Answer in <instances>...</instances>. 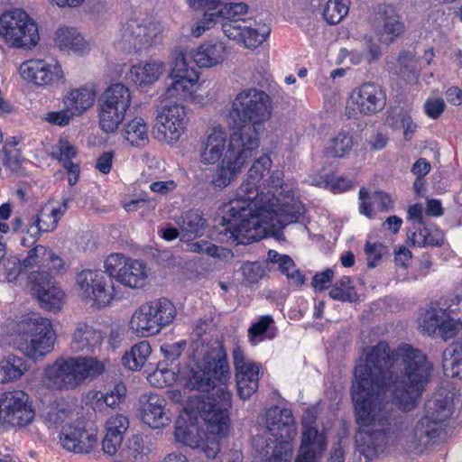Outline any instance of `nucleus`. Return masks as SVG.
<instances>
[{"label":"nucleus","mask_w":462,"mask_h":462,"mask_svg":"<svg viewBox=\"0 0 462 462\" xmlns=\"http://www.w3.org/2000/svg\"><path fill=\"white\" fill-rule=\"evenodd\" d=\"M327 446L326 433L303 421L300 445L294 462H319Z\"/></svg>","instance_id":"21"},{"label":"nucleus","mask_w":462,"mask_h":462,"mask_svg":"<svg viewBox=\"0 0 462 462\" xmlns=\"http://www.w3.org/2000/svg\"><path fill=\"white\" fill-rule=\"evenodd\" d=\"M67 209V200H64L61 205L50 201L43 205L35 219L44 232H51L57 227L59 220L65 214Z\"/></svg>","instance_id":"34"},{"label":"nucleus","mask_w":462,"mask_h":462,"mask_svg":"<svg viewBox=\"0 0 462 462\" xmlns=\"http://www.w3.org/2000/svg\"><path fill=\"white\" fill-rule=\"evenodd\" d=\"M189 251L199 254H206L216 258L232 257L233 254L230 250L222 246L212 245L208 242L199 241L189 245Z\"/></svg>","instance_id":"48"},{"label":"nucleus","mask_w":462,"mask_h":462,"mask_svg":"<svg viewBox=\"0 0 462 462\" xmlns=\"http://www.w3.org/2000/svg\"><path fill=\"white\" fill-rule=\"evenodd\" d=\"M419 328L423 334L445 341L455 337L462 330V296L441 299L425 309L420 315Z\"/></svg>","instance_id":"8"},{"label":"nucleus","mask_w":462,"mask_h":462,"mask_svg":"<svg viewBox=\"0 0 462 462\" xmlns=\"http://www.w3.org/2000/svg\"><path fill=\"white\" fill-rule=\"evenodd\" d=\"M218 18L215 11H206L202 19H200L195 28L192 29V35L199 37L204 32L213 27L217 23Z\"/></svg>","instance_id":"58"},{"label":"nucleus","mask_w":462,"mask_h":462,"mask_svg":"<svg viewBox=\"0 0 462 462\" xmlns=\"http://www.w3.org/2000/svg\"><path fill=\"white\" fill-rule=\"evenodd\" d=\"M349 0H328L323 11V17L329 24L339 23L348 14Z\"/></svg>","instance_id":"42"},{"label":"nucleus","mask_w":462,"mask_h":462,"mask_svg":"<svg viewBox=\"0 0 462 462\" xmlns=\"http://www.w3.org/2000/svg\"><path fill=\"white\" fill-rule=\"evenodd\" d=\"M155 206V201L150 199H132L128 201H125L123 204V208L127 212H134L139 209H143L146 208H153Z\"/></svg>","instance_id":"63"},{"label":"nucleus","mask_w":462,"mask_h":462,"mask_svg":"<svg viewBox=\"0 0 462 462\" xmlns=\"http://www.w3.org/2000/svg\"><path fill=\"white\" fill-rule=\"evenodd\" d=\"M19 73L25 81L38 87L53 85L64 77L58 62L47 63L46 60H25L19 67Z\"/></svg>","instance_id":"20"},{"label":"nucleus","mask_w":462,"mask_h":462,"mask_svg":"<svg viewBox=\"0 0 462 462\" xmlns=\"http://www.w3.org/2000/svg\"><path fill=\"white\" fill-rule=\"evenodd\" d=\"M29 369L30 364L24 357L8 353L0 359V381L3 383L16 382Z\"/></svg>","instance_id":"30"},{"label":"nucleus","mask_w":462,"mask_h":462,"mask_svg":"<svg viewBox=\"0 0 462 462\" xmlns=\"http://www.w3.org/2000/svg\"><path fill=\"white\" fill-rule=\"evenodd\" d=\"M432 365L426 355L408 344L391 351L386 342L365 350L355 367L351 387L356 423L358 451L370 459L394 445L422 451L440 439L445 422L452 414L448 400L427 403L428 413L411 430L399 424L393 406L412 411L430 382Z\"/></svg>","instance_id":"1"},{"label":"nucleus","mask_w":462,"mask_h":462,"mask_svg":"<svg viewBox=\"0 0 462 462\" xmlns=\"http://www.w3.org/2000/svg\"><path fill=\"white\" fill-rule=\"evenodd\" d=\"M225 52V46L217 41H209L199 45L198 48H188L179 46L174 50V58H219Z\"/></svg>","instance_id":"35"},{"label":"nucleus","mask_w":462,"mask_h":462,"mask_svg":"<svg viewBox=\"0 0 462 462\" xmlns=\"http://www.w3.org/2000/svg\"><path fill=\"white\" fill-rule=\"evenodd\" d=\"M0 35L13 47L30 50L40 40L38 25L22 9L7 11L0 17Z\"/></svg>","instance_id":"14"},{"label":"nucleus","mask_w":462,"mask_h":462,"mask_svg":"<svg viewBox=\"0 0 462 462\" xmlns=\"http://www.w3.org/2000/svg\"><path fill=\"white\" fill-rule=\"evenodd\" d=\"M60 439L65 449L80 454L89 453L97 444V433L94 430L84 429L79 424L64 425Z\"/></svg>","instance_id":"24"},{"label":"nucleus","mask_w":462,"mask_h":462,"mask_svg":"<svg viewBox=\"0 0 462 462\" xmlns=\"http://www.w3.org/2000/svg\"><path fill=\"white\" fill-rule=\"evenodd\" d=\"M178 377L177 373L159 363L157 368L147 375L149 383L157 388H163L172 384Z\"/></svg>","instance_id":"44"},{"label":"nucleus","mask_w":462,"mask_h":462,"mask_svg":"<svg viewBox=\"0 0 462 462\" xmlns=\"http://www.w3.org/2000/svg\"><path fill=\"white\" fill-rule=\"evenodd\" d=\"M278 269L286 276L291 285L301 286L305 282V275L296 267L295 263L289 255L282 258Z\"/></svg>","instance_id":"47"},{"label":"nucleus","mask_w":462,"mask_h":462,"mask_svg":"<svg viewBox=\"0 0 462 462\" xmlns=\"http://www.w3.org/2000/svg\"><path fill=\"white\" fill-rule=\"evenodd\" d=\"M164 26L160 21L152 19L131 18L121 29V39L117 47L126 54H138L159 43Z\"/></svg>","instance_id":"13"},{"label":"nucleus","mask_w":462,"mask_h":462,"mask_svg":"<svg viewBox=\"0 0 462 462\" xmlns=\"http://www.w3.org/2000/svg\"><path fill=\"white\" fill-rule=\"evenodd\" d=\"M391 197L382 191L369 193L366 189L359 190V211L368 218L374 217L375 211L386 212L393 208Z\"/></svg>","instance_id":"26"},{"label":"nucleus","mask_w":462,"mask_h":462,"mask_svg":"<svg viewBox=\"0 0 462 462\" xmlns=\"http://www.w3.org/2000/svg\"><path fill=\"white\" fill-rule=\"evenodd\" d=\"M443 367L451 377L462 380V339L452 343L442 355Z\"/></svg>","instance_id":"38"},{"label":"nucleus","mask_w":462,"mask_h":462,"mask_svg":"<svg viewBox=\"0 0 462 462\" xmlns=\"http://www.w3.org/2000/svg\"><path fill=\"white\" fill-rule=\"evenodd\" d=\"M165 66L161 60H142L131 69V79L139 86L153 84L164 73Z\"/></svg>","instance_id":"29"},{"label":"nucleus","mask_w":462,"mask_h":462,"mask_svg":"<svg viewBox=\"0 0 462 462\" xmlns=\"http://www.w3.org/2000/svg\"><path fill=\"white\" fill-rule=\"evenodd\" d=\"M383 245L381 244L366 243L365 252L367 256V266L374 268L382 256Z\"/></svg>","instance_id":"60"},{"label":"nucleus","mask_w":462,"mask_h":462,"mask_svg":"<svg viewBox=\"0 0 462 462\" xmlns=\"http://www.w3.org/2000/svg\"><path fill=\"white\" fill-rule=\"evenodd\" d=\"M222 25L224 33L229 38L234 40H241L245 24L247 21L244 19H224V21H217Z\"/></svg>","instance_id":"52"},{"label":"nucleus","mask_w":462,"mask_h":462,"mask_svg":"<svg viewBox=\"0 0 462 462\" xmlns=\"http://www.w3.org/2000/svg\"><path fill=\"white\" fill-rule=\"evenodd\" d=\"M77 155V148L65 139H60L52 147L51 156L63 164L71 162L70 160Z\"/></svg>","instance_id":"51"},{"label":"nucleus","mask_w":462,"mask_h":462,"mask_svg":"<svg viewBox=\"0 0 462 462\" xmlns=\"http://www.w3.org/2000/svg\"><path fill=\"white\" fill-rule=\"evenodd\" d=\"M273 113L270 96L256 88L240 91L232 102L229 119L236 132L254 134L259 139L257 127L267 122Z\"/></svg>","instance_id":"7"},{"label":"nucleus","mask_w":462,"mask_h":462,"mask_svg":"<svg viewBox=\"0 0 462 462\" xmlns=\"http://www.w3.org/2000/svg\"><path fill=\"white\" fill-rule=\"evenodd\" d=\"M402 24L395 17L386 18L383 29L381 33V39L384 42H392L402 32Z\"/></svg>","instance_id":"56"},{"label":"nucleus","mask_w":462,"mask_h":462,"mask_svg":"<svg viewBox=\"0 0 462 462\" xmlns=\"http://www.w3.org/2000/svg\"><path fill=\"white\" fill-rule=\"evenodd\" d=\"M334 277V272L331 269H328L325 272L317 273L311 282V285L316 291H322L328 288Z\"/></svg>","instance_id":"62"},{"label":"nucleus","mask_w":462,"mask_h":462,"mask_svg":"<svg viewBox=\"0 0 462 462\" xmlns=\"http://www.w3.org/2000/svg\"><path fill=\"white\" fill-rule=\"evenodd\" d=\"M215 12L219 21L229 18L236 19V16L247 12V5L243 2L229 3L227 0H223V4L219 5Z\"/></svg>","instance_id":"49"},{"label":"nucleus","mask_w":462,"mask_h":462,"mask_svg":"<svg viewBox=\"0 0 462 462\" xmlns=\"http://www.w3.org/2000/svg\"><path fill=\"white\" fill-rule=\"evenodd\" d=\"M122 441V437H116V435L114 436L113 434L106 433L102 442L103 451L109 456L115 455L118 448L121 446Z\"/></svg>","instance_id":"64"},{"label":"nucleus","mask_w":462,"mask_h":462,"mask_svg":"<svg viewBox=\"0 0 462 462\" xmlns=\"http://www.w3.org/2000/svg\"><path fill=\"white\" fill-rule=\"evenodd\" d=\"M49 249L43 245H36L29 251L27 257L21 263L23 269L32 268L34 266H47V255Z\"/></svg>","instance_id":"50"},{"label":"nucleus","mask_w":462,"mask_h":462,"mask_svg":"<svg viewBox=\"0 0 462 462\" xmlns=\"http://www.w3.org/2000/svg\"><path fill=\"white\" fill-rule=\"evenodd\" d=\"M265 416L264 435L254 439L255 452L289 462L292 454V440L297 434L291 411L275 406L267 410Z\"/></svg>","instance_id":"6"},{"label":"nucleus","mask_w":462,"mask_h":462,"mask_svg":"<svg viewBox=\"0 0 462 462\" xmlns=\"http://www.w3.org/2000/svg\"><path fill=\"white\" fill-rule=\"evenodd\" d=\"M445 109V103L441 98H429L424 104V111L430 118H438Z\"/></svg>","instance_id":"61"},{"label":"nucleus","mask_w":462,"mask_h":462,"mask_svg":"<svg viewBox=\"0 0 462 462\" xmlns=\"http://www.w3.org/2000/svg\"><path fill=\"white\" fill-rule=\"evenodd\" d=\"M229 366L225 356L208 355L192 371L190 383L200 392L212 393L198 398L197 409L207 425L205 437L199 434L195 426L177 427L176 439L192 448H199L208 458H215L219 453V440L227 433L229 427L228 409L233 394L228 390Z\"/></svg>","instance_id":"3"},{"label":"nucleus","mask_w":462,"mask_h":462,"mask_svg":"<svg viewBox=\"0 0 462 462\" xmlns=\"http://www.w3.org/2000/svg\"><path fill=\"white\" fill-rule=\"evenodd\" d=\"M233 363L237 396L247 400L258 390L261 366L248 358L238 346L233 350Z\"/></svg>","instance_id":"18"},{"label":"nucleus","mask_w":462,"mask_h":462,"mask_svg":"<svg viewBox=\"0 0 462 462\" xmlns=\"http://www.w3.org/2000/svg\"><path fill=\"white\" fill-rule=\"evenodd\" d=\"M260 141L254 134L236 132L228 136L225 126L209 125L199 141V162L202 165H216L210 185L224 189L236 181L256 154Z\"/></svg>","instance_id":"4"},{"label":"nucleus","mask_w":462,"mask_h":462,"mask_svg":"<svg viewBox=\"0 0 462 462\" xmlns=\"http://www.w3.org/2000/svg\"><path fill=\"white\" fill-rule=\"evenodd\" d=\"M244 281L248 284L257 283L265 274L264 268L258 262H248L241 267Z\"/></svg>","instance_id":"54"},{"label":"nucleus","mask_w":462,"mask_h":462,"mask_svg":"<svg viewBox=\"0 0 462 462\" xmlns=\"http://www.w3.org/2000/svg\"><path fill=\"white\" fill-rule=\"evenodd\" d=\"M217 64V60H172L170 64V77L172 82L167 88L166 96L193 104H202L204 97L198 93V69L210 68Z\"/></svg>","instance_id":"9"},{"label":"nucleus","mask_w":462,"mask_h":462,"mask_svg":"<svg viewBox=\"0 0 462 462\" xmlns=\"http://www.w3.org/2000/svg\"><path fill=\"white\" fill-rule=\"evenodd\" d=\"M115 287L112 284H109L105 277L101 282L96 285V289H94L91 295L87 299L93 301V304L97 307H106L111 304L115 300Z\"/></svg>","instance_id":"43"},{"label":"nucleus","mask_w":462,"mask_h":462,"mask_svg":"<svg viewBox=\"0 0 462 462\" xmlns=\"http://www.w3.org/2000/svg\"><path fill=\"white\" fill-rule=\"evenodd\" d=\"M388 142L389 137L386 134L374 132L366 139V145L370 151L377 152L384 149Z\"/></svg>","instance_id":"59"},{"label":"nucleus","mask_w":462,"mask_h":462,"mask_svg":"<svg viewBox=\"0 0 462 462\" xmlns=\"http://www.w3.org/2000/svg\"><path fill=\"white\" fill-rule=\"evenodd\" d=\"M126 387L123 383H116L106 393L100 391H92L88 393V399L95 408H100L102 404L107 407L116 408L119 406L125 399Z\"/></svg>","instance_id":"36"},{"label":"nucleus","mask_w":462,"mask_h":462,"mask_svg":"<svg viewBox=\"0 0 462 462\" xmlns=\"http://www.w3.org/2000/svg\"><path fill=\"white\" fill-rule=\"evenodd\" d=\"M350 100L360 114L372 116L384 108L386 94L380 86L365 83L352 91Z\"/></svg>","instance_id":"22"},{"label":"nucleus","mask_w":462,"mask_h":462,"mask_svg":"<svg viewBox=\"0 0 462 462\" xmlns=\"http://www.w3.org/2000/svg\"><path fill=\"white\" fill-rule=\"evenodd\" d=\"M94 97L95 93L87 88H75L63 96L62 104L74 116H79L94 105Z\"/></svg>","instance_id":"31"},{"label":"nucleus","mask_w":462,"mask_h":462,"mask_svg":"<svg viewBox=\"0 0 462 462\" xmlns=\"http://www.w3.org/2000/svg\"><path fill=\"white\" fill-rule=\"evenodd\" d=\"M54 41L60 50L72 51L78 55L88 54V43L74 27H59L55 32Z\"/></svg>","instance_id":"28"},{"label":"nucleus","mask_w":462,"mask_h":462,"mask_svg":"<svg viewBox=\"0 0 462 462\" xmlns=\"http://www.w3.org/2000/svg\"><path fill=\"white\" fill-rule=\"evenodd\" d=\"M329 296L333 300L342 301H352L356 300V294L354 291L350 278L344 276L339 279L329 291Z\"/></svg>","instance_id":"46"},{"label":"nucleus","mask_w":462,"mask_h":462,"mask_svg":"<svg viewBox=\"0 0 462 462\" xmlns=\"http://www.w3.org/2000/svg\"><path fill=\"white\" fill-rule=\"evenodd\" d=\"M185 346L186 341L184 340L175 343H164L161 346V352L166 360L172 363L179 359Z\"/></svg>","instance_id":"57"},{"label":"nucleus","mask_w":462,"mask_h":462,"mask_svg":"<svg viewBox=\"0 0 462 462\" xmlns=\"http://www.w3.org/2000/svg\"><path fill=\"white\" fill-rule=\"evenodd\" d=\"M104 278L105 274L100 270L85 269L78 273L76 283L82 296L87 299Z\"/></svg>","instance_id":"41"},{"label":"nucleus","mask_w":462,"mask_h":462,"mask_svg":"<svg viewBox=\"0 0 462 462\" xmlns=\"http://www.w3.org/2000/svg\"><path fill=\"white\" fill-rule=\"evenodd\" d=\"M56 333L51 320L35 316L23 322L21 334L13 341V347L28 358L38 361L54 349Z\"/></svg>","instance_id":"10"},{"label":"nucleus","mask_w":462,"mask_h":462,"mask_svg":"<svg viewBox=\"0 0 462 462\" xmlns=\"http://www.w3.org/2000/svg\"><path fill=\"white\" fill-rule=\"evenodd\" d=\"M104 334L99 329L87 323H79L71 336L72 352H94L104 340Z\"/></svg>","instance_id":"25"},{"label":"nucleus","mask_w":462,"mask_h":462,"mask_svg":"<svg viewBox=\"0 0 462 462\" xmlns=\"http://www.w3.org/2000/svg\"><path fill=\"white\" fill-rule=\"evenodd\" d=\"M407 239L411 245L419 247L439 246L443 244L444 236L439 228L420 223L408 227Z\"/></svg>","instance_id":"27"},{"label":"nucleus","mask_w":462,"mask_h":462,"mask_svg":"<svg viewBox=\"0 0 462 462\" xmlns=\"http://www.w3.org/2000/svg\"><path fill=\"white\" fill-rule=\"evenodd\" d=\"M353 146V135L348 132L340 131L326 142L323 153L328 158L341 159L351 152Z\"/></svg>","instance_id":"33"},{"label":"nucleus","mask_w":462,"mask_h":462,"mask_svg":"<svg viewBox=\"0 0 462 462\" xmlns=\"http://www.w3.org/2000/svg\"><path fill=\"white\" fill-rule=\"evenodd\" d=\"M177 224L183 236L189 239L199 235L205 226L206 221L198 212L188 211L178 218Z\"/></svg>","instance_id":"39"},{"label":"nucleus","mask_w":462,"mask_h":462,"mask_svg":"<svg viewBox=\"0 0 462 462\" xmlns=\"http://www.w3.org/2000/svg\"><path fill=\"white\" fill-rule=\"evenodd\" d=\"M189 116L182 105L168 103L156 111L153 130L156 138L169 145H176L186 133Z\"/></svg>","instance_id":"16"},{"label":"nucleus","mask_w":462,"mask_h":462,"mask_svg":"<svg viewBox=\"0 0 462 462\" xmlns=\"http://www.w3.org/2000/svg\"><path fill=\"white\" fill-rule=\"evenodd\" d=\"M74 117L75 116L71 114V112L66 106H63V108L59 111L48 112L44 115L43 118L45 121L51 125L66 126L69 125Z\"/></svg>","instance_id":"55"},{"label":"nucleus","mask_w":462,"mask_h":462,"mask_svg":"<svg viewBox=\"0 0 462 462\" xmlns=\"http://www.w3.org/2000/svg\"><path fill=\"white\" fill-rule=\"evenodd\" d=\"M105 273L129 289H143L148 283L151 269L141 260L112 253L104 261Z\"/></svg>","instance_id":"15"},{"label":"nucleus","mask_w":462,"mask_h":462,"mask_svg":"<svg viewBox=\"0 0 462 462\" xmlns=\"http://www.w3.org/2000/svg\"><path fill=\"white\" fill-rule=\"evenodd\" d=\"M272 160L256 159L235 198L225 206L223 222L236 244H250L276 235L288 225L301 222L306 208L295 196L294 184L284 180L283 171L274 170L268 179Z\"/></svg>","instance_id":"2"},{"label":"nucleus","mask_w":462,"mask_h":462,"mask_svg":"<svg viewBox=\"0 0 462 462\" xmlns=\"http://www.w3.org/2000/svg\"><path fill=\"white\" fill-rule=\"evenodd\" d=\"M121 133L124 140L134 147H143L149 143L148 126L142 117L129 120Z\"/></svg>","instance_id":"32"},{"label":"nucleus","mask_w":462,"mask_h":462,"mask_svg":"<svg viewBox=\"0 0 462 462\" xmlns=\"http://www.w3.org/2000/svg\"><path fill=\"white\" fill-rule=\"evenodd\" d=\"M270 33V28L265 25H258L257 28H253L252 23L248 22L245 24V30L243 32L241 41L244 42L245 47L255 48L265 41L266 37Z\"/></svg>","instance_id":"45"},{"label":"nucleus","mask_w":462,"mask_h":462,"mask_svg":"<svg viewBox=\"0 0 462 462\" xmlns=\"http://www.w3.org/2000/svg\"><path fill=\"white\" fill-rule=\"evenodd\" d=\"M28 286L36 294L41 306L48 310H60L65 294L45 272H32L28 276Z\"/></svg>","instance_id":"19"},{"label":"nucleus","mask_w":462,"mask_h":462,"mask_svg":"<svg viewBox=\"0 0 462 462\" xmlns=\"http://www.w3.org/2000/svg\"><path fill=\"white\" fill-rule=\"evenodd\" d=\"M132 104L130 89L123 83L109 86L98 99V123L105 133H115Z\"/></svg>","instance_id":"12"},{"label":"nucleus","mask_w":462,"mask_h":462,"mask_svg":"<svg viewBox=\"0 0 462 462\" xmlns=\"http://www.w3.org/2000/svg\"><path fill=\"white\" fill-rule=\"evenodd\" d=\"M35 411L29 395L21 390L7 391L0 394V421L10 427L23 428L30 425Z\"/></svg>","instance_id":"17"},{"label":"nucleus","mask_w":462,"mask_h":462,"mask_svg":"<svg viewBox=\"0 0 462 462\" xmlns=\"http://www.w3.org/2000/svg\"><path fill=\"white\" fill-rule=\"evenodd\" d=\"M175 317V306L165 298L157 299L142 304L134 310L129 321V329L140 337L154 336L170 325Z\"/></svg>","instance_id":"11"},{"label":"nucleus","mask_w":462,"mask_h":462,"mask_svg":"<svg viewBox=\"0 0 462 462\" xmlns=\"http://www.w3.org/2000/svg\"><path fill=\"white\" fill-rule=\"evenodd\" d=\"M129 428V420L126 416L123 414H115L108 418L106 422V433L113 434L116 437H122L124 439V434L126 432Z\"/></svg>","instance_id":"53"},{"label":"nucleus","mask_w":462,"mask_h":462,"mask_svg":"<svg viewBox=\"0 0 462 462\" xmlns=\"http://www.w3.org/2000/svg\"><path fill=\"white\" fill-rule=\"evenodd\" d=\"M152 354V346L147 341L134 344L122 357L125 368L131 371H140Z\"/></svg>","instance_id":"37"},{"label":"nucleus","mask_w":462,"mask_h":462,"mask_svg":"<svg viewBox=\"0 0 462 462\" xmlns=\"http://www.w3.org/2000/svg\"><path fill=\"white\" fill-rule=\"evenodd\" d=\"M105 367V363L94 356H61L44 367L43 380L52 390H74L101 375Z\"/></svg>","instance_id":"5"},{"label":"nucleus","mask_w":462,"mask_h":462,"mask_svg":"<svg viewBox=\"0 0 462 462\" xmlns=\"http://www.w3.org/2000/svg\"><path fill=\"white\" fill-rule=\"evenodd\" d=\"M274 320L271 315L262 316L257 321L253 323L248 328V338L252 345H257L266 337L273 338V333H271Z\"/></svg>","instance_id":"40"},{"label":"nucleus","mask_w":462,"mask_h":462,"mask_svg":"<svg viewBox=\"0 0 462 462\" xmlns=\"http://www.w3.org/2000/svg\"><path fill=\"white\" fill-rule=\"evenodd\" d=\"M140 406L141 420L151 429H162L171 423V414L162 396L156 393L143 395Z\"/></svg>","instance_id":"23"}]
</instances>
